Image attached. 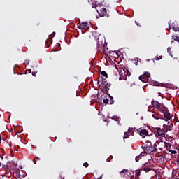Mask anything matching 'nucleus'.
Returning a JSON list of instances; mask_svg holds the SVG:
<instances>
[{"instance_id": "2", "label": "nucleus", "mask_w": 179, "mask_h": 179, "mask_svg": "<svg viewBox=\"0 0 179 179\" xmlns=\"http://www.w3.org/2000/svg\"><path fill=\"white\" fill-rule=\"evenodd\" d=\"M161 113H163L164 117L166 121H170L171 120V114H170V112L166 108V106H164V109L162 110H159Z\"/></svg>"}, {"instance_id": "28", "label": "nucleus", "mask_w": 179, "mask_h": 179, "mask_svg": "<svg viewBox=\"0 0 179 179\" xmlns=\"http://www.w3.org/2000/svg\"><path fill=\"white\" fill-rule=\"evenodd\" d=\"M126 71L127 72V75H128V73L129 72V71L127 69H124V71L125 72Z\"/></svg>"}, {"instance_id": "38", "label": "nucleus", "mask_w": 179, "mask_h": 179, "mask_svg": "<svg viewBox=\"0 0 179 179\" xmlns=\"http://www.w3.org/2000/svg\"><path fill=\"white\" fill-rule=\"evenodd\" d=\"M178 43H179V41H178Z\"/></svg>"}, {"instance_id": "30", "label": "nucleus", "mask_w": 179, "mask_h": 179, "mask_svg": "<svg viewBox=\"0 0 179 179\" xmlns=\"http://www.w3.org/2000/svg\"><path fill=\"white\" fill-rule=\"evenodd\" d=\"M36 73H37V72H33L32 73L33 76H36Z\"/></svg>"}, {"instance_id": "11", "label": "nucleus", "mask_w": 179, "mask_h": 179, "mask_svg": "<svg viewBox=\"0 0 179 179\" xmlns=\"http://www.w3.org/2000/svg\"><path fill=\"white\" fill-rule=\"evenodd\" d=\"M157 145L156 144H155L154 145H153V147H151V152H152V153H156V152H157Z\"/></svg>"}, {"instance_id": "25", "label": "nucleus", "mask_w": 179, "mask_h": 179, "mask_svg": "<svg viewBox=\"0 0 179 179\" xmlns=\"http://www.w3.org/2000/svg\"><path fill=\"white\" fill-rule=\"evenodd\" d=\"M83 165L84 166V167H89V163H87V162L83 163Z\"/></svg>"}, {"instance_id": "26", "label": "nucleus", "mask_w": 179, "mask_h": 179, "mask_svg": "<svg viewBox=\"0 0 179 179\" xmlns=\"http://www.w3.org/2000/svg\"><path fill=\"white\" fill-rule=\"evenodd\" d=\"M170 51H171V48L170 47H168L167 52H169V54H170Z\"/></svg>"}, {"instance_id": "37", "label": "nucleus", "mask_w": 179, "mask_h": 179, "mask_svg": "<svg viewBox=\"0 0 179 179\" xmlns=\"http://www.w3.org/2000/svg\"><path fill=\"white\" fill-rule=\"evenodd\" d=\"M0 166H1V162H0Z\"/></svg>"}, {"instance_id": "3", "label": "nucleus", "mask_w": 179, "mask_h": 179, "mask_svg": "<svg viewBox=\"0 0 179 179\" xmlns=\"http://www.w3.org/2000/svg\"><path fill=\"white\" fill-rule=\"evenodd\" d=\"M154 134L157 138H159V136H164L166 135L164 129H161L160 127L155 128L154 130Z\"/></svg>"}, {"instance_id": "20", "label": "nucleus", "mask_w": 179, "mask_h": 179, "mask_svg": "<svg viewBox=\"0 0 179 179\" xmlns=\"http://www.w3.org/2000/svg\"><path fill=\"white\" fill-rule=\"evenodd\" d=\"M152 117H153V118H155V120H159V115H157V113H153L152 115Z\"/></svg>"}, {"instance_id": "36", "label": "nucleus", "mask_w": 179, "mask_h": 179, "mask_svg": "<svg viewBox=\"0 0 179 179\" xmlns=\"http://www.w3.org/2000/svg\"><path fill=\"white\" fill-rule=\"evenodd\" d=\"M92 8H94V6H92Z\"/></svg>"}, {"instance_id": "1", "label": "nucleus", "mask_w": 179, "mask_h": 179, "mask_svg": "<svg viewBox=\"0 0 179 179\" xmlns=\"http://www.w3.org/2000/svg\"><path fill=\"white\" fill-rule=\"evenodd\" d=\"M151 104L153 106V107H155V108H157L158 111L164 110V105L159 103L157 101H152Z\"/></svg>"}, {"instance_id": "24", "label": "nucleus", "mask_w": 179, "mask_h": 179, "mask_svg": "<svg viewBox=\"0 0 179 179\" xmlns=\"http://www.w3.org/2000/svg\"><path fill=\"white\" fill-rule=\"evenodd\" d=\"M155 59L156 61H159L160 59H162V56H160L159 57H155Z\"/></svg>"}, {"instance_id": "33", "label": "nucleus", "mask_w": 179, "mask_h": 179, "mask_svg": "<svg viewBox=\"0 0 179 179\" xmlns=\"http://www.w3.org/2000/svg\"><path fill=\"white\" fill-rule=\"evenodd\" d=\"M53 34H54V35H53V37H54V36H55V32H54Z\"/></svg>"}, {"instance_id": "10", "label": "nucleus", "mask_w": 179, "mask_h": 179, "mask_svg": "<svg viewBox=\"0 0 179 179\" xmlns=\"http://www.w3.org/2000/svg\"><path fill=\"white\" fill-rule=\"evenodd\" d=\"M143 167H147L148 169H152V163L147 162L143 164Z\"/></svg>"}, {"instance_id": "14", "label": "nucleus", "mask_w": 179, "mask_h": 179, "mask_svg": "<svg viewBox=\"0 0 179 179\" xmlns=\"http://www.w3.org/2000/svg\"><path fill=\"white\" fill-rule=\"evenodd\" d=\"M101 75H102V76H103L106 79L108 78V75L107 74V72L104 71L101 72Z\"/></svg>"}, {"instance_id": "35", "label": "nucleus", "mask_w": 179, "mask_h": 179, "mask_svg": "<svg viewBox=\"0 0 179 179\" xmlns=\"http://www.w3.org/2000/svg\"><path fill=\"white\" fill-rule=\"evenodd\" d=\"M98 84H99L100 83V81H98V83H97Z\"/></svg>"}, {"instance_id": "31", "label": "nucleus", "mask_w": 179, "mask_h": 179, "mask_svg": "<svg viewBox=\"0 0 179 179\" xmlns=\"http://www.w3.org/2000/svg\"><path fill=\"white\" fill-rule=\"evenodd\" d=\"M2 142V136L0 135V143Z\"/></svg>"}, {"instance_id": "5", "label": "nucleus", "mask_w": 179, "mask_h": 179, "mask_svg": "<svg viewBox=\"0 0 179 179\" xmlns=\"http://www.w3.org/2000/svg\"><path fill=\"white\" fill-rule=\"evenodd\" d=\"M102 79V86L104 87V89L103 90V92L104 93H107L108 92V90H110V85H108V83H107V78H103V77H101Z\"/></svg>"}, {"instance_id": "27", "label": "nucleus", "mask_w": 179, "mask_h": 179, "mask_svg": "<svg viewBox=\"0 0 179 179\" xmlns=\"http://www.w3.org/2000/svg\"><path fill=\"white\" fill-rule=\"evenodd\" d=\"M36 159H37L38 160H40V157H37V158H36ZM36 159H34V164H36V163H37V162L36 161Z\"/></svg>"}, {"instance_id": "22", "label": "nucleus", "mask_w": 179, "mask_h": 179, "mask_svg": "<svg viewBox=\"0 0 179 179\" xmlns=\"http://www.w3.org/2000/svg\"><path fill=\"white\" fill-rule=\"evenodd\" d=\"M129 136V133L125 132L124 134L123 138H124V139H128Z\"/></svg>"}, {"instance_id": "23", "label": "nucleus", "mask_w": 179, "mask_h": 179, "mask_svg": "<svg viewBox=\"0 0 179 179\" xmlns=\"http://www.w3.org/2000/svg\"><path fill=\"white\" fill-rule=\"evenodd\" d=\"M169 152H170L171 153H172V155H176V154H177V151H176V150H169Z\"/></svg>"}, {"instance_id": "8", "label": "nucleus", "mask_w": 179, "mask_h": 179, "mask_svg": "<svg viewBox=\"0 0 179 179\" xmlns=\"http://www.w3.org/2000/svg\"><path fill=\"white\" fill-rule=\"evenodd\" d=\"M138 134L141 136H148L149 134L148 132V130L143 129L138 131Z\"/></svg>"}, {"instance_id": "16", "label": "nucleus", "mask_w": 179, "mask_h": 179, "mask_svg": "<svg viewBox=\"0 0 179 179\" xmlns=\"http://www.w3.org/2000/svg\"><path fill=\"white\" fill-rule=\"evenodd\" d=\"M169 27L170 29H173V30L174 31H179V27H171H171H170V24H169Z\"/></svg>"}, {"instance_id": "17", "label": "nucleus", "mask_w": 179, "mask_h": 179, "mask_svg": "<svg viewBox=\"0 0 179 179\" xmlns=\"http://www.w3.org/2000/svg\"><path fill=\"white\" fill-rule=\"evenodd\" d=\"M172 38L173 40H174L175 41H177L178 43L179 42V37L176 36V35H173L172 36Z\"/></svg>"}, {"instance_id": "32", "label": "nucleus", "mask_w": 179, "mask_h": 179, "mask_svg": "<svg viewBox=\"0 0 179 179\" xmlns=\"http://www.w3.org/2000/svg\"><path fill=\"white\" fill-rule=\"evenodd\" d=\"M175 120H176V122H179L178 118H175Z\"/></svg>"}, {"instance_id": "9", "label": "nucleus", "mask_w": 179, "mask_h": 179, "mask_svg": "<svg viewBox=\"0 0 179 179\" xmlns=\"http://www.w3.org/2000/svg\"><path fill=\"white\" fill-rule=\"evenodd\" d=\"M146 155H148L147 152H142L141 153L139 154V155L136 157V158H135L136 162H139V160H141V159H142V157H143V156H146Z\"/></svg>"}, {"instance_id": "7", "label": "nucleus", "mask_w": 179, "mask_h": 179, "mask_svg": "<svg viewBox=\"0 0 179 179\" xmlns=\"http://www.w3.org/2000/svg\"><path fill=\"white\" fill-rule=\"evenodd\" d=\"M98 13L99 16L104 17V16H107V9L103 8L101 10H99V11H98Z\"/></svg>"}, {"instance_id": "19", "label": "nucleus", "mask_w": 179, "mask_h": 179, "mask_svg": "<svg viewBox=\"0 0 179 179\" xmlns=\"http://www.w3.org/2000/svg\"><path fill=\"white\" fill-rule=\"evenodd\" d=\"M103 102L104 103V104H108L109 103L108 99H107V97L103 98Z\"/></svg>"}, {"instance_id": "21", "label": "nucleus", "mask_w": 179, "mask_h": 179, "mask_svg": "<svg viewBox=\"0 0 179 179\" xmlns=\"http://www.w3.org/2000/svg\"><path fill=\"white\" fill-rule=\"evenodd\" d=\"M165 147L166 148V149H170L171 148V144H170V143H166Z\"/></svg>"}, {"instance_id": "12", "label": "nucleus", "mask_w": 179, "mask_h": 179, "mask_svg": "<svg viewBox=\"0 0 179 179\" xmlns=\"http://www.w3.org/2000/svg\"><path fill=\"white\" fill-rule=\"evenodd\" d=\"M141 170H143V171H145V173H149V171H150V170H152V168H148V167H145V166H142Z\"/></svg>"}, {"instance_id": "13", "label": "nucleus", "mask_w": 179, "mask_h": 179, "mask_svg": "<svg viewBox=\"0 0 179 179\" xmlns=\"http://www.w3.org/2000/svg\"><path fill=\"white\" fill-rule=\"evenodd\" d=\"M127 173H128V170L123 169L120 172V176H123V177H125V174H127Z\"/></svg>"}, {"instance_id": "6", "label": "nucleus", "mask_w": 179, "mask_h": 179, "mask_svg": "<svg viewBox=\"0 0 179 179\" xmlns=\"http://www.w3.org/2000/svg\"><path fill=\"white\" fill-rule=\"evenodd\" d=\"M78 27L80 30H87V29H89V24L87 22H83L81 24H79Z\"/></svg>"}, {"instance_id": "34", "label": "nucleus", "mask_w": 179, "mask_h": 179, "mask_svg": "<svg viewBox=\"0 0 179 179\" xmlns=\"http://www.w3.org/2000/svg\"><path fill=\"white\" fill-rule=\"evenodd\" d=\"M171 44H173V41H171Z\"/></svg>"}, {"instance_id": "4", "label": "nucleus", "mask_w": 179, "mask_h": 179, "mask_svg": "<svg viewBox=\"0 0 179 179\" xmlns=\"http://www.w3.org/2000/svg\"><path fill=\"white\" fill-rule=\"evenodd\" d=\"M149 78H150V72H145L143 75L139 76V80L143 83H147L148 80H149Z\"/></svg>"}, {"instance_id": "15", "label": "nucleus", "mask_w": 179, "mask_h": 179, "mask_svg": "<svg viewBox=\"0 0 179 179\" xmlns=\"http://www.w3.org/2000/svg\"><path fill=\"white\" fill-rule=\"evenodd\" d=\"M139 176H141V171H136L135 173V178L138 179Z\"/></svg>"}, {"instance_id": "29", "label": "nucleus", "mask_w": 179, "mask_h": 179, "mask_svg": "<svg viewBox=\"0 0 179 179\" xmlns=\"http://www.w3.org/2000/svg\"><path fill=\"white\" fill-rule=\"evenodd\" d=\"M46 45H47V48H48L50 47V45H48V41H46Z\"/></svg>"}, {"instance_id": "18", "label": "nucleus", "mask_w": 179, "mask_h": 179, "mask_svg": "<svg viewBox=\"0 0 179 179\" xmlns=\"http://www.w3.org/2000/svg\"><path fill=\"white\" fill-rule=\"evenodd\" d=\"M109 99H110L109 104H114V98H113V96H109Z\"/></svg>"}]
</instances>
